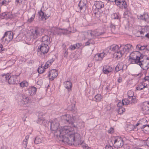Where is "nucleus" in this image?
<instances>
[{
  "instance_id": "b1692460",
  "label": "nucleus",
  "mask_w": 149,
  "mask_h": 149,
  "mask_svg": "<svg viewBox=\"0 0 149 149\" xmlns=\"http://www.w3.org/2000/svg\"><path fill=\"white\" fill-rule=\"evenodd\" d=\"M105 33V32H98L96 31H91L90 33V34L92 36H102L104 35Z\"/></svg>"
},
{
  "instance_id": "bf43d9fd",
  "label": "nucleus",
  "mask_w": 149,
  "mask_h": 149,
  "mask_svg": "<svg viewBox=\"0 0 149 149\" xmlns=\"http://www.w3.org/2000/svg\"><path fill=\"white\" fill-rule=\"evenodd\" d=\"M81 45H82V44L81 43H77L75 44L76 48H79L81 47Z\"/></svg>"
},
{
  "instance_id": "338daca9",
  "label": "nucleus",
  "mask_w": 149,
  "mask_h": 149,
  "mask_svg": "<svg viewBox=\"0 0 149 149\" xmlns=\"http://www.w3.org/2000/svg\"><path fill=\"white\" fill-rule=\"evenodd\" d=\"M122 81V78L121 77H119L117 80V81L119 83H121Z\"/></svg>"
},
{
  "instance_id": "9d476101",
  "label": "nucleus",
  "mask_w": 149,
  "mask_h": 149,
  "mask_svg": "<svg viewBox=\"0 0 149 149\" xmlns=\"http://www.w3.org/2000/svg\"><path fill=\"white\" fill-rule=\"evenodd\" d=\"M136 52L138 53L139 54L138 55H135L133 52H132L130 54V58L129 60L131 61V62L132 64H135L134 60L137 57H140L142 56V54H143V53H141V52L138 51H137Z\"/></svg>"
},
{
  "instance_id": "0e129e2a",
  "label": "nucleus",
  "mask_w": 149,
  "mask_h": 149,
  "mask_svg": "<svg viewBox=\"0 0 149 149\" xmlns=\"http://www.w3.org/2000/svg\"><path fill=\"white\" fill-rule=\"evenodd\" d=\"M4 50V49L3 48V45L1 44H0V52L3 51Z\"/></svg>"
},
{
  "instance_id": "f3484780",
  "label": "nucleus",
  "mask_w": 149,
  "mask_h": 149,
  "mask_svg": "<svg viewBox=\"0 0 149 149\" xmlns=\"http://www.w3.org/2000/svg\"><path fill=\"white\" fill-rule=\"evenodd\" d=\"M20 99L22 103V105L26 104L29 102V99L27 96L24 94H21L20 96Z\"/></svg>"
},
{
  "instance_id": "c85d7f7f",
  "label": "nucleus",
  "mask_w": 149,
  "mask_h": 149,
  "mask_svg": "<svg viewBox=\"0 0 149 149\" xmlns=\"http://www.w3.org/2000/svg\"><path fill=\"white\" fill-rule=\"evenodd\" d=\"M125 53L123 52V50H118L116 52H114L113 54L114 56H116V58H120Z\"/></svg>"
},
{
  "instance_id": "de8ad7c7",
  "label": "nucleus",
  "mask_w": 149,
  "mask_h": 149,
  "mask_svg": "<svg viewBox=\"0 0 149 149\" xmlns=\"http://www.w3.org/2000/svg\"><path fill=\"white\" fill-rule=\"evenodd\" d=\"M80 145L83 147L84 148H86L88 147V145L86 144L84 141H82L80 144Z\"/></svg>"
},
{
  "instance_id": "3c124183",
  "label": "nucleus",
  "mask_w": 149,
  "mask_h": 149,
  "mask_svg": "<svg viewBox=\"0 0 149 149\" xmlns=\"http://www.w3.org/2000/svg\"><path fill=\"white\" fill-rule=\"evenodd\" d=\"M122 4L123 6L122 8L126 9L127 8V2L125 0L124 1V3H122Z\"/></svg>"
},
{
  "instance_id": "09e8293b",
  "label": "nucleus",
  "mask_w": 149,
  "mask_h": 149,
  "mask_svg": "<svg viewBox=\"0 0 149 149\" xmlns=\"http://www.w3.org/2000/svg\"><path fill=\"white\" fill-rule=\"evenodd\" d=\"M45 69L41 68H38V71L39 73L41 74L43 73L45 70Z\"/></svg>"
},
{
  "instance_id": "39448f33",
  "label": "nucleus",
  "mask_w": 149,
  "mask_h": 149,
  "mask_svg": "<svg viewBox=\"0 0 149 149\" xmlns=\"http://www.w3.org/2000/svg\"><path fill=\"white\" fill-rule=\"evenodd\" d=\"M13 32L8 31L5 33L4 36L1 38V40L3 41L5 39V42L8 43L13 38Z\"/></svg>"
},
{
  "instance_id": "052dcab7",
  "label": "nucleus",
  "mask_w": 149,
  "mask_h": 149,
  "mask_svg": "<svg viewBox=\"0 0 149 149\" xmlns=\"http://www.w3.org/2000/svg\"><path fill=\"white\" fill-rule=\"evenodd\" d=\"M105 149H113L112 146L110 145H107L105 148Z\"/></svg>"
},
{
  "instance_id": "4be33fe9",
  "label": "nucleus",
  "mask_w": 149,
  "mask_h": 149,
  "mask_svg": "<svg viewBox=\"0 0 149 149\" xmlns=\"http://www.w3.org/2000/svg\"><path fill=\"white\" fill-rule=\"evenodd\" d=\"M148 105V102H145L142 105L141 109L143 111V113L144 114H148V113L149 110Z\"/></svg>"
},
{
  "instance_id": "774afa93",
  "label": "nucleus",
  "mask_w": 149,
  "mask_h": 149,
  "mask_svg": "<svg viewBox=\"0 0 149 149\" xmlns=\"http://www.w3.org/2000/svg\"><path fill=\"white\" fill-rule=\"evenodd\" d=\"M145 81H148L149 80V77L148 76H146L144 78Z\"/></svg>"
},
{
  "instance_id": "6ab92c4d",
  "label": "nucleus",
  "mask_w": 149,
  "mask_h": 149,
  "mask_svg": "<svg viewBox=\"0 0 149 149\" xmlns=\"http://www.w3.org/2000/svg\"><path fill=\"white\" fill-rule=\"evenodd\" d=\"M147 123V121L145 119L142 118L138 121L137 123L134 126V127L136 128L137 126L140 125H142L143 127H146V125Z\"/></svg>"
},
{
  "instance_id": "7ed1b4c3",
  "label": "nucleus",
  "mask_w": 149,
  "mask_h": 149,
  "mask_svg": "<svg viewBox=\"0 0 149 149\" xmlns=\"http://www.w3.org/2000/svg\"><path fill=\"white\" fill-rule=\"evenodd\" d=\"M45 30L43 28L38 27H36L32 30L31 32V37L33 39L41 36L44 32Z\"/></svg>"
},
{
  "instance_id": "72a5a7b5",
  "label": "nucleus",
  "mask_w": 149,
  "mask_h": 149,
  "mask_svg": "<svg viewBox=\"0 0 149 149\" xmlns=\"http://www.w3.org/2000/svg\"><path fill=\"white\" fill-rule=\"evenodd\" d=\"M123 65L122 63H119L116 66L115 68V70L116 71L118 72L121 70H123Z\"/></svg>"
},
{
  "instance_id": "680f3d73",
  "label": "nucleus",
  "mask_w": 149,
  "mask_h": 149,
  "mask_svg": "<svg viewBox=\"0 0 149 149\" xmlns=\"http://www.w3.org/2000/svg\"><path fill=\"white\" fill-rule=\"evenodd\" d=\"M141 45H137L136 46V48L137 49H138L139 50L141 51Z\"/></svg>"
},
{
  "instance_id": "c9c22d12",
  "label": "nucleus",
  "mask_w": 149,
  "mask_h": 149,
  "mask_svg": "<svg viewBox=\"0 0 149 149\" xmlns=\"http://www.w3.org/2000/svg\"><path fill=\"white\" fill-rule=\"evenodd\" d=\"M62 47H64L63 48V49L64 50L63 51V56L64 57L66 58L67 57L68 55V49L65 48V45L64 44L62 45Z\"/></svg>"
},
{
  "instance_id": "f704fd0d",
  "label": "nucleus",
  "mask_w": 149,
  "mask_h": 149,
  "mask_svg": "<svg viewBox=\"0 0 149 149\" xmlns=\"http://www.w3.org/2000/svg\"><path fill=\"white\" fill-rule=\"evenodd\" d=\"M27 0H16L15 4L16 5L22 4L23 5L25 4L26 1Z\"/></svg>"
},
{
  "instance_id": "4d7b16f0",
  "label": "nucleus",
  "mask_w": 149,
  "mask_h": 149,
  "mask_svg": "<svg viewBox=\"0 0 149 149\" xmlns=\"http://www.w3.org/2000/svg\"><path fill=\"white\" fill-rule=\"evenodd\" d=\"M50 65H50V64H49V62L47 61L46 62L44 66V68L45 69H46L49 66H50Z\"/></svg>"
},
{
  "instance_id": "423d86ee",
  "label": "nucleus",
  "mask_w": 149,
  "mask_h": 149,
  "mask_svg": "<svg viewBox=\"0 0 149 149\" xmlns=\"http://www.w3.org/2000/svg\"><path fill=\"white\" fill-rule=\"evenodd\" d=\"M20 73L10 76L8 79V83L10 84H14L18 83V78Z\"/></svg>"
},
{
  "instance_id": "ddd939ff",
  "label": "nucleus",
  "mask_w": 149,
  "mask_h": 149,
  "mask_svg": "<svg viewBox=\"0 0 149 149\" xmlns=\"http://www.w3.org/2000/svg\"><path fill=\"white\" fill-rule=\"evenodd\" d=\"M138 18L147 23H149V15L147 13H144L143 15H141L140 16H138Z\"/></svg>"
},
{
  "instance_id": "37998d69",
  "label": "nucleus",
  "mask_w": 149,
  "mask_h": 149,
  "mask_svg": "<svg viewBox=\"0 0 149 149\" xmlns=\"http://www.w3.org/2000/svg\"><path fill=\"white\" fill-rule=\"evenodd\" d=\"M41 139L39 137H37L35 139L34 143L36 144H38L41 143Z\"/></svg>"
},
{
  "instance_id": "f03ea898",
  "label": "nucleus",
  "mask_w": 149,
  "mask_h": 149,
  "mask_svg": "<svg viewBox=\"0 0 149 149\" xmlns=\"http://www.w3.org/2000/svg\"><path fill=\"white\" fill-rule=\"evenodd\" d=\"M140 57H137L134 60L136 64L144 70H146L149 68V58L146 57L147 55L144 54Z\"/></svg>"
},
{
  "instance_id": "f257e3e1",
  "label": "nucleus",
  "mask_w": 149,
  "mask_h": 149,
  "mask_svg": "<svg viewBox=\"0 0 149 149\" xmlns=\"http://www.w3.org/2000/svg\"><path fill=\"white\" fill-rule=\"evenodd\" d=\"M68 109L72 112L76 113L74 107H72L71 109L68 108ZM76 114L74 113L72 116L69 114H66L63 116L61 117L60 122L63 124H71L72 127L64 126L59 128L56 135L59 141L72 145L80 138V136L79 134L73 132L74 128L77 129V126L74 124L75 121L78 118Z\"/></svg>"
},
{
  "instance_id": "69168bd1",
  "label": "nucleus",
  "mask_w": 149,
  "mask_h": 149,
  "mask_svg": "<svg viewBox=\"0 0 149 149\" xmlns=\"http://www.w3.org/2000/svg\"><path fill=\"white\" fill-rule=\"evenodd\" d=\"M110 27L112 29H113V30H114L115 29V25L111 23L110 25Z\"/></svg>"
},
{
  "instance_id": "603ef678",
  "label": "nucleus",
  "mask_w": 149,
  "mask_h": 149,
  "mask_svg": "<svg viewBox=\"0 0 149 149\" xmlns=\"http://www.w3.org/2000/svg\"><path fill=\"white\" fill-rule=\"evenodd\" d=\"M147 47V45H143V46H141V51L142 52H141V53H142L143 52H145V50L146 48V47Z\"/></svg>"
},
{
  "instance_id": "20e7f679",
  "label": "nucleus",
  "mask_w": 149,
  "mask_h": 149,
  "mask_svg": "<svg viewBox=\"0 0 149 149\" xmlns=\"http://www.w3.org/2000/svg\"><path fill=\"white\" fill-rule=\"evenodd\" d=\"M59 123L58 121L55 119L50 122L51 130L54 132L53 133L56 135L58 131L59 128Z\"/></svg>"
},
{
  "instance_id": "c03bdc74",
  "label": "nucleus",
  "mask_w": 149,
  "mask_h": 149,
  "mask_svg": "<svg viewBox=\"0 0 149 149\" xmlns=\"http://www.w3.org/2000/svg\"><path fill=\"white\" fill-rule=\"evenodd\" d=\"M93 13H94V16L96 18H98L100 16V13L99 11L93 10Z\"/></svg>"
},
{
  "instance_id": "4c0bfd02",
  "label": "nucleus",
  "mask_w": 149,
  "mask_h": 149,
  "mask_svg": "<svg viewBox=\"0 0 149 149\" xmlns=\"http://www.w3.org/2000/svg\"><path fill=\"white\" fill-rule=\"evenodd\" d=\"M20 86L23 88L28 86V83L26 81H23L19 83Z\"/></svg>"
},
{
  "instance_id": "e433bc0d",
  "label": "nucleus",
  "mask_w": 149,
  "mask_h": 149,
  "mask_svg": "<svg viewBox=\"0 0 149 149\" xmlns=\"http://www.w3.org/2000/svg\"><path fill=\"white\" fill-rule=\"evenodd\" d=\"M125 10L124 12V17L128 18L130 16V12L129 11L127 8L125 9Z\"/></svg>"
},
{
  "instance_id": "a878e982",
  "label": "nucleus",
  "mask_w": 149,
  "mask_h": 149,
  "mask_svg": "<svg viewBox=\"0 0 149 149\" xmlns=\"http://www.w3.org/2000/svg\"><path fill=\"white\" fill-rule=\"evenodd\" d=\"M42 41L45 42L46 44H49L50 43V37L47 35H45L42 37Z\"/></svg>"
},
{
  "instance_id": "bb28decb",
  "label": "nucleus",
  "mask_w": 149,
  "mask_h": 149,
  "mask_svg": "<svg viewBox=\"0 0 149 149\" xmlns=\"http://www.w3.org/2000/svg\"><path fill=\"white\" fill-rule=\"evenodd\" d=\"M95 5L96 7L98 9H100L104 7V3L101 1H95Z\"/></svg>"
},
{
  "instance_id": "4468645a",
  "label": "nucleus",
  "mask_w": 149,
  "mask_h": 149,
  "mask_svg": "<svg viewBox=\"0 0 149 149\" xmlns=\"http://www.w3.org/2000/svg\"><path fill=\"white\" fill-rule=\"evenodd\" d=\"M106 53L105 52L96 54L94 57V59L95 60L97 61L102 60L104 57L107 55Z\"/></svg>"
},
{
  "instance_id": "c756f323",
  "label": "nucleus",
  "mask_w": 149,
  "mask_h": 149,
  "mask_svg": "<svg viewBox=\"0 0 149 149\" xmlns=\"http://www.w3.org/2000/svg\"><path fill=\"white\" fill-rule=\"evenodd\" d=\"M147 84H145L143 82L139 84L136 87L137 90H141L143 88L147 87Z\"/></svg>"
},
{
  "instance_id": "cd10ccee",
  "label": "nucleus",
  "mask_w": 149,
  "mask_h": 149,
  "mask_svg": "<svg viewBox=\"0 0 149 149\" xmlns=\"http://www.w3.org/2000/svg\"><path fill=\"white\" fill-rule=\"evenodd\" d=\"M65 87L68 89V91L71 90L72 84L71 82L69 81H65L64 82Z\"/></svg>"
},
{
  "instance_id": "58836bf2",
  "label": "nucleus",
  "mask_w": 149,
  "mask_h": 149,
  "mask_svg": "<svg viewBox=\"0 0 149 149\" xmlns=\"http://www.w3.org/2000/svg\"><path fill=\"white\" fill-rule=\"evenodd\" d=\"M95 101L96 102H99L101 101L102 98L100 94H97L95 97Z\"/></svg>"
},
{
  "instance_id": "412c9836",
  "label": "nucleus",
  "mask_w": 149,
  "mask_h": 149,
  "mask_svg": "<svg viewBox=\"0 0 149 149\" xmlns=\"http://www.w3.org/2000/svg\"><path fill=\"white\" fill-rule=\"evenodd\" d=\"M38 13L39 14V17H41V20H45L49 16V15L47 16L42 10L41 9L40 11L38 12Z\"/></svg>"
},
{
  "instance_id": "2eb2a0df",
  "label": "nucleus",
  "mask_w": 149,
  "mask_h": 149,
  "mask_svg": "<svg viewBox=\"0 0 149 149\" xmlns=\"http://www.w3.org/2000/svg\"><path fill=\"white\" fill-rule=\"evenodd\" d=\"M42 115L41 113L39 114V118L37 120V123L38 124L41 125H42L45 126H47V124L49 123L48 121L42 119V118H41L40 116Z\"/></svg>"
},
{
  "instance_id": "aec40b11",
  "label": "nucleus",
  "mask_w": 149,
  "mask_h": 149,
  "mask_svg": "<svg viewBox=\"0 0 149 149\" xmlns=\"http://www.w3.org/2000/svg\"><path fill=\"white\" fill-rule=\"evenodd\" d=\"M36 88L34 86H31L28 88L27 91V92L28 95L32 96L36 94Z\"/></svg>"
},
{
  "instance_id": "13d9d810",
  "label": "nucleus",
  "mask_w": 149,
  "mask_h": 149,
  "mask_svg": "<svg viewBox=\"0 0 149 149\" xmlns=\"http://www.w3.org/2000/svg\"><path fill=\"white\" fill-rule=\"evenodd\" d=\"M76 47L75 45H71L69 48L71 50H74L76 49Z\"/></svg>"
},
{
  "instance_id": "f8f14e48",
  "label": "nucleus",
  "mask_w": 149,
  "mask_h": 149,
  "mask_svg": "<svg viewBox=\"0 0 149 149\" xmlns=\"http://www.w3.org/2000/svg\"><path fill=\"white\" fill-rule=\"evenodd\" d=\"M133 49V47L132 45L128 44L125 45L123 48V52L125 54H127L129 52H132Z\"/></svg>"
},
{
  "instance_id": "e2e57ef3",
  "label": "nucleus",
  "mask_w": 149,
  "mask_h": 149,
  "mask_svg": "<svg viewBox=\"0 0 149 149\" xmlns=\"http://www.w3.org/2000/svg\"><path fill=\"white\" fill-rule=\"evenodd\" d=\"M54 61V60L53 58L51 59L50 60H49L47 61L49 62V63L50 64V65H51L52 63H53Z\"/></svg>"
},
{
  "instance_id": "7c9ffc66",
  "label": "nucleus",
  "mask_w": 149,
  "mask_h": 149,
  "mask_svg": "<svg viewBox=\"0 0 149 149\" xmlns=\"http://www.w3.org/2000/svg\"><path fill=\"white\" fill-rule=\"evenodd\" d=\"M134 94L133 95H128V98L129 99H131L130 104H134L136 102V97L135 96H133Z\"/></svg>"
},
{
  "instance_id": "a19ab883",
  "label": "nucleus",
  "mask_w": 149,
  "mask_h": 149,
  "mask_svg": "<svg viewBox=\"0 0 149 149\" xmlns=\"http://www.w3.org/2000/svg\"><path fill=\"white\" fill-rule=\"evenodd\" d=\"M125 111V109L124 107L119 108L118 109V112L120 114H121Z\"/></svg>"
},
{
  "instance_id": "a211bd4d",
  "label": "nucleus",
  "mask_w": 149,
  "mask_h": 149,
  "mask_svg": "<svg viewBox=\"0 0 149 149\" xmlns=\"http://www.w3.org/2000/svg\"><path fill=\"white\" fill-rule=\"evenodd\" d=\"M20 99L22 103V105L26 104L29 102V99L27 96L24 94H21L20 96Z\"/></svg>"
},
{
  "instance_id": "9b49d317",
  "label": "nucleus",
  "mask_w": 149,
  "mask_h": 149,
  "mask_svg": "<svg viewBox=\"0 0 149 149\" xmlns=\"http://www.w3.org/2000/svg\"><path fill=\"white\" fill-rule=\"evenodd\" d=\"M58 72L56 69L51 70L49 72L48 77L50 79L52 80L58 75Z\"/></svg>"
},
{
  "instance_id": "a18cd8bd",
  "label": "nucleus",
  "mask_w": 149,
  "mask_h": 149,
  "mask_svg": "<svg viewBox=\"0 0 149 149\" xmlns=\"http://www.w3.org/2000/svg\"><path fill=\"white\" fill-rule=\"evenodd\" d=\"M35 13H33L32 15V16L29 19H28V22L31 23V22L33 20V19L35 18Z\"/></svg>"
},
{
  "instance_id": "2f4dec72",
  "label": "nucleus",
  "mask_w": 149,
  "mask_h": 149,
  "mask_svg": "<svg viewBox=\"0 0 149 149\" xmlns=\"http://www.w3.org/2000/svg\"><path fill=\"white\" fill-rule=\"evenodd\" d=\"M62 29L60 28H57L55 29L54 30V32H53V34L54 35H61L63 34V32L61 31Z\"/></svg>"
},
{
  "instance_id": "49530a36",
  "label": "nucleus",
  "mask_w": 149,
  "mask_h": 149,
  "mask_svg": "<svg viewBox=\"0 0 149 149\" xmlns=\"http://www.w3.org/2000/svg\"><path fill=\"white\" fill-rule=\"evenodd\" d=\"M123 1L122 2H119L118 3H116V4L117 6L118 7L120 8H122L123 6V5H122V3H124Z\"/></svg>"
},
{
  "instance_id": "393cba45",
  "label": "nucleus",
  "mask_w": 149,
  "mask_h": 149,
  "mask_svg": "<svg viewBox=\"0 0 149 149\" xmlns=\"http://www.w3.org/2000/svg\"><path fill=\"white\" fill-rule=\"evenodd\" d=\"M10 76L9 74H2L0 76V82L1 83H4L8 81V77Z\"/></svg>"
},
{
  "instance_id": "ea45409f",
  "label": "nucleus",
  "mask_w": 149,
  "mask_h": 149,
  "mask_svg": "<svg viewBox=\"0 0 149 149\" xmlns=\"http://www.w3.org/2000/svg\"><path fill=\"white\" fill-rule=\"evenodd\" d=\"M9 2L10 1L9 0H3L0 3V5L6 6V5L8 4Z\"/></svg>"
},
{
  "instance_id": "dca6fc26",
  "label": "nucleus",
  "mask_w": 149,
  "mask_h": 149,
  "mask_svg": "<svg viewBox=\"0 0 149 149\" xmlns=\"http://www.w3.org/2000/svg\"><path fill=\"white\" fill-rule=\"evenodd\" d=\"M20 99L22 103V105L26 104L29 102V99L27 96L24 94H21L20 96Z\"/></svg>"
},
{
  "instance_id": "6e6552de",
  "label": "nucleus",
  "mask_w": 149,
  "mask_h": 149,
  "mask_svg": "<svg viewBox=\"0 0 149 149\" xmlns=\"http://www.w3.org/2000/svg\"><path fill=\"white\" fill-rule=\"evenodd\" d=\"M48 45L45 43H42L38 46V49L43 54H46L48 52L49 49Z\"/></svg>"
},
{
  "instance_id": "5701e85b",
  "label": "nucleus",
  "mask_w": 149,
  "mask_h": 149,
  "mask_svg": "<svg viewBox=\"0 0 149 149\" xmlns=\"http://www.w3.org/2000/svg\"><path fill=\"white\" fill-rule=\"evenodd\" d=\"M102 71L103 73L106 74H108L111 72L112 68L109 65H104Z\"/></svg>"
},
{
  "instance_id": "5fc2aeb1",
  "label": "nucleus",
  "mask_w": 149,
  "mask_h": 149,
  "mask_svg": "<svg viewBox=\"0 0 149 149\" xmlns=\"http://www.w3.org/2000/svg\"><path fill=\"white\" fill-rule=\"evenodd\" d=\"M123 105H124L123 104V102H118L117 104V106L118 107V108L123 107Z\"/></svg>"
},
{
  "instance_id": "8fccbe9b",
  "label": "nucleus",
  "mask_w": 149,
  "mask_h": 149,
  "mask_svg": "<svg viewBox=\"0 0 149 149\" xmlns=\"http://www.w3.org/2000/svg\"><path fill=\"white\" fill-rule=\"evenodd\" d=\"M113 15L114 16L113 18L114 19H120V17L118 14L116 13H114L113 14Z\"/></svg>"
},
{
  "instance_id": "6e6d98bb",
  "label": "nucleus",
  "mask_w": 149,
  "mask_h": 149,
  "mask_svg": "<svg viewBox=\"0 0 149 149\" xmlns=\"http://www.w3.org/2000/svg\"><path fill=\"white\" fill-rule=\"evenodd\" d=\"M114 132V129L112 127H111L108 130V132L109 133L111 134Z\"/></svg>"
},
{
  "instance_id": "0eeeda50",
  "label": "nucleus",
  "mask_w": 149,
  "mask_h": 149,
  "mask_svg": "<svg viewBox=\"0 0 149 149\" xmlns=\"http://www.w3.org/2000/svg\"><path fill=\"white\" fill-rule=\"evenodd\" d=\"M124 141L122 138L118 137L114 140L113 146L116 148H120L123 145Z\"/></svg>"
},
{
  "instance_id": "1a4fd4ad",
  "label": "nucleus",
  "mask_w": 149,
  "mask_h": 149,
  "mask_svg": "<svg viewBox=\"0 0 149 149\" xmlns=\"http://www.w3.org/2000/svg\"><path fill=\"white\" fill-rule=\"evenodd\" d=\"M119 47L117 45L114 44L111 45L110 46L107 48L104 52L107 53L109 54L112 53L111 52H116L118 50Z\"/></svg>"
},
{
  "instance_id": "79ce46f5",
  "label": "nucleus",
  "mask_w": 149,
  "mask_h": 149,
  "mask_svg": "<svg viewBox=\"0 0 149 149\" xmlns=\"http://www.w3.org/2000/svg\"><path fill=\"white\" fill-rule=\"evenodd\" d=\"M130 101L129 100L127 99H125L122 100V102L124 105L128 104L130 103Z\"/></svg>"
},
{
  "instance_id": "473e14b6",
  "label": "nucleus",
  "mask_w": 149,
  "mask_h": 149,
  "mask_svg": "<svg viewBox=\"0 0 149 149\" xmlns=\"http://www.w3.org/2000/svg\"><path fill=\"white\" fill-rule=\"evenodd\" d=\"M95 43V41L94 40L91 39H88V40L85 42L84 46H89L91 45H93Z\"/></svg>"
},
{
  "instance_id": "864d4df0",
  "label": "nucleus",
  "mask_w": 149,
  "mask_h": 149,
  "mask_svg": "<svg viewBox=\"0 0 149 149\" xmlns=\"http://www.w3.org/2000/svg\"><path fill=\"white\" fill-rule=\"evenodd\" d=\"M28 144V142L24 140L23 141V146L25 149L26 148L27 146V145Z\"/></svg>"
}]
</instances>
